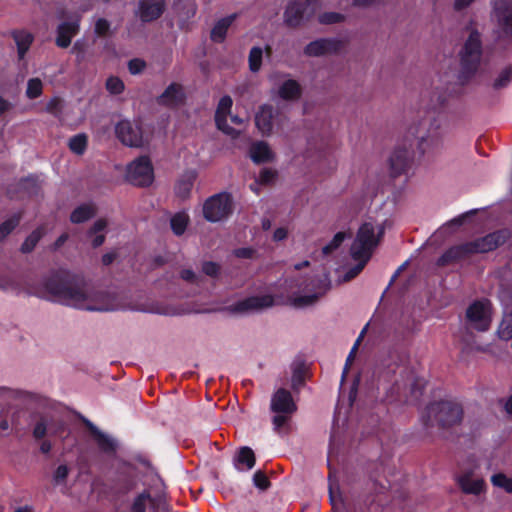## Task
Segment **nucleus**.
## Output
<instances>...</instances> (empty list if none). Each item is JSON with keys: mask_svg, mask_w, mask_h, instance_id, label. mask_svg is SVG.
I'll return each mask as SVG.
<instances>
[{"mask_svg": "<svg viewBox=\"0 0 512 512\" xmlns=\"http://www.w3.org/2000/svg\"><path fill=\"white\" fill-rule=\"evenodd\" d=\"M236 18V15H229L227 17H224L222 19H220L213 27L212 31H211V39L214 41V42H222L225 37H226V34H227V31L229 29V27L231 26V24L234 22Z\"/></svg>", "mask_w": 512, "mask_h": 512, "instance_id": "bb28decb", "label": "nucleus"}, {"mask_svg": "<svg viewBox=\"0 0 512 512\" xmlns=\"http://www.w3.org/2000/svg\"><path fill=\"white\" fill-rule=\"evenodd\" d=\"M47 433V422L45 420H40L34 427L33 435L37 439L43 438Z\"/></svg>", "mask_w": 512, "mask_h": 512, "instance_id": "6e6d98bb", "label": "nucleus"}, {"mask_svg": "<svg viewBox=\"0 0 512 512\" xmlns=\"http://www.w3.org/2000/svg\"><path fill=\"white\" fill-rule=\"evenodd\" d=\"M234 210L231 194L221 192L207 198L202 205L203 217L211 223L227 220Z\"/></svg>", "mask_w": 512, "mask_h": 512, "instance_id": "20e7f679", "label": "nucleus"}, {"mask_svg": "<svg viewBox=\"0 0 512 512\" xmlns=\"http://www.w3.org/2000/svg\"><path fill=\"white\" fill-rule=\"evenodd\" d=\"M270 409L275 414L272 419L274 430L280 432L288 424L297 406L291 393L283 388H279L272 395Z\"/></svg>", "mask_w": 512, "mask_h": 512, "instance_id": "423d86ee", "label": "nucleus"}, {"mask_svg": "<svg viewBox=\"0 0 512 512\" xmlns=\"http://www.w3.org/2000/svg\"><path fill=\"white\" fill-rule=\"evenodd\" d=\"M65 103L59 96L50 98L45 104V111L58 116L64 109Z\"/></svg>", "mask_w": 512, "mask_h": 512, "instance_id": "79ce46f5", "label": "nucleus"}, {"mask_svg": "<svg viewBox=\"0 0 512 512\" xmlns=\"http://www.w3.org/2000/svg\"><path fill=\"white\" fill-rule=\"evenodd\" d=\"M276 116L277 113L272 106L263 105L260 107L255 117V123L263 135H270L273 132Z\"/></svg>", "mask_w": 512, "mask_h": 512, "instance_id": "f3484780", "label": "nucleus"}, {"mask_svg": "<svg viewBox=\"0 0 512 512\" xmlns=\"http://www.w3.org/2000/svg\"><path fill=\"white\" fill-rule=\"evenodd\" d=\"M163 10V0H143L140 2L139 16L143 21H152L158 18Z\"/></svg>", "mask_w": 512, "mask_h": 512, "instance_id": "aec40b11", "label": "nucleus"}, {"mask_svg": "<svg viewBox=\"0 0 512 512\" xmlns=\"http://www.w3.org/2000/svg\"><path fill=\"white\" fill-rule=\"evenodd\" d=\"M189 217L185 213H178L171 219V227L175 234L181 235L188 224Z\"/></svg>", "mask_w": 512, "mask_h": 512, "instance_id": "58836bf2", "label": "nucleus"}, {"mask_svg": "<svg viewBox=\"0 0 512 512\" xmlns=\"http://www.w3.org/2000/svg\"><path fill=\"white\" fill-rule=\"evenodd\" d=\"M78 29L77 20L60 24L57 31L56 44L61 48H67L71 44L72 38L78 33Z\"/></svg>", "mask_w": 512, "mask_h": 512, "instance_id": "4be33fe9", "label": "nucleus"}, {"mask_svg": "<svg viewBox=\"0 0 512 512\" xmlns=\"http://www.w3.org/2000/svg\"><path fill=\"white\" fill-rule=\"evenodd\" d=\"M91 431H92L95 441L97 442V444L103 451H112L115 449L116 443L113 439H111L107 435L103 434L102 432L97 430L95 427H92Z\"/></svg>", "mask_w": 512, "mask_h": 512, "instance_id": "f704fd0d", "label": "nucleus"}, {"mask_svg": "<svg viewBox=\"0 0 512 512\" xmlns=\"http://www.w3.org/2000/svg\"><path fill=\"white\" fill-rule=\"evenodd\" d=\"M274 304V298L269 295H258L246 298L238 302L235 306L237 312H253L264 308L271 307Z\"/></svg>", "mask_w": 512, "mask_h": 512, "instance_id": "dca6fc26", "label": "nucleus"}, {"mask_svg": "<svg viewBox=\"0 0 512 512\" xmlns=\"http://www.w3.org/2000/svg\"><path fill=\"white\" fill-rule=\"evenodd\" d=\"M151 313L162 314V315H176L178 311L170 306H153L148 309Z\"/></svg>", "mask_w": 512, "mask_h": 512, "instance_id": "603ef678", "label": "nucleus"}, {"mask_svg": "<svg viewBox=\"0 0 512 512\" xmlns=\"http://www.w3.org/2000/svg\"><path fill=\"white\" fill-rule=\"evenodd\" d=\"M481 59V38L480 34L476 31H471L465 41L463 50L461 52V62L463 67L472 72L476 70Z\"/></svg>", "mask_w": 512, "mask_h": 512, "instance_id": "f8f14e48", "label": "nucleus"}, {"mask_svg": "<svg viewBox=\"0 0 512 512\" xmlns=\"http://www.w3.org/2000/svg\"><path fill=\"white\" fill-rule=\"evenodd\" d=\"M253 482L255 484V486H257L258 488L260 489H265L268 487V479L267 477L265 476L264 473H262L261 471H257L254 476H253Z\"/></svg>", "mask_w": 512, "mask_h": 512, "instance_id": "5fc2aeb1", "label": "nucleus"}, {"mask_svg": "<svg viewBox=\"0 0 512 512\" xmlns=\"http://www.w3.org/2000/svg\"><path fill=\"white\" fill-rule=\"evenodd\" d=\"M159 499H154L148 492L136 496L131 504V512H158Z\"/></svg>", "mask_w": 512, "mask_h": 512, "instance_id": "412c9836", "label": "nucleus"}, {"mask_svg": "<svg viewBox=\"0 0 512 512\" xmlns=\"http://www.w3.org/2000/svg\"><path fill=\"white\" fill-rule=\"evenodd\" d=\"M272 94L284 101H296L301 97L302 89L300 84L287 75L272 76Z\"/></svg>", "mask_w": 512, "mask_h": 512, "instance_id": "9b49d317", "label": "nucleus"}, {"mask_svg": "<svg viewBox=\"0 0 512 512\" xmlns=\"http://www.w3.org/2000/svg\"><path fill=\"white\" fill-rule=\"evenodd\" d=\"M68 239L67 234H62L56 241L55 246L60 247Z\"/></svg>", "mask_w": 512, "mask_h": 512, "instance_id": "338daca9", "label": "nucleus"}, {"mask_svg": "<svg viewBox=\"0 0 512 512\" xmlns=\"http://www.w3.org/2000/svg\"><path fill=\"white\" fill-rule=\"evenodd\" d=\"M115 135L125 146L141 148L149 143L150 134L136 121L121 120L115 125Z\"/></svg>", "mask_w": 512, "mask_h": 512, "instance_id": "0eeeda50", "label": "nucleus"}, {"mask_svg": "<svg viewBox=\"0 0 512 512\" xmlns=\"http://www.w3.org/2000/svg\"><path fill=\"white\" fill-rule=\"evenodd\" d=\"M346 238L347 234L345 232L336 233L332 240L322 248V253L324 255L331 254L333 251H335L337 248L341 246V244L344 242Z\"/></svg>", "mask_w": 512, "mask_h": 512, "instance_id": "37998d69", "label": "nucleus"}, {"mask_svg": "<svg viewBox=\"0 0 512 512\" xmlns=\"http://www.w3.org/2000/svg\"><path fill=\"white\" fill-rule=\"evenodd\" d=\"M44 82L39 77L28 79L26 83L25 96L29 100H34L42 96Z\"/></svg>", "mask_w": 512, "mask_h": 512, "instance_id": "2f4dec72", "label": "nucleus"}, {"mask_svg": "<svg viewBox=\"0 0 512 512\" xmlns=\"http://www.w3.org/2000/svg\"><path fill=\"white\" fill-rule=\"evenodd\" d=\"M12 37L17 46V54L19 59H23L33 43L34 36L27 30H15Z\"/></svg>", "mask_w": 512, "mask_h": 512, "instance_id": "393cba45", "label": "nucleus"}, {"mask_svg": "<svg viewBox=\"0 0 512 512\" xmlns=\"http://www.w3.org/2000/svg\"><path fill=\"white\" fill-rule=\"evenodd\" d=\"M320 295L318 294H308V295H294L291 297V304L296 308H306L314 305Z\"/></svg>", "mask_w": 512, "mask_h": 512, "instance_id": "c9c22d12", "label": "nucleus"}, {"mask_svg": "<svg viewBox=\"0 0 512 512\" xmlns=\"http://www.w3.org/2000/svg\"><path fill=\"white\" fill-rule=\"evenodd\" d=\"M506 410L509 414H512V396L509 398V400L506 403Z\"/></svg>", "mask_w": 512, "mask_h": 512, "instance_id": "774afa93", "label": "nucleus"}, {"mask_svg": "<svg viewBox=\"0 0 512 512\" xmlns=\"http://www.w3.org/2000/svg\"><path fill=\"white\" fill-rule=\"evenodd\" d=\"M427 417L432 425L448 428L461 422L463 410L456 402L442 401L434 403L427 408Z\"/></svg>", "mask_w": 512, "mask_h": 512, "instance_id": "39448f33", "label": "nucleus"}, {"mask_svg": "<svg viewBox=\"0 0 512 512\" xmlns=\"http://www.w3.org/2000/svg\"><path fill=\"white\" fill-rule=\"evenodd\" d=\"M343 19L344 16L342 14L335 12L323 13L319 18L320 22L324 24L338 23L341 22Z\"/></svg>", "mask_w": 512, "mask_h": 512, "instance_id": "09e8293b", "label": "nucleus"}, {"mask_svg": "<svg viewBox=\"0 0 512 512\" xmlns=\"http://www.w3.org/2000/svg\"><path fill=\"white\" fill-rule=\"evenodd\" d=\"M145 67H146L145 61L142 59H138V58L132 59L128 63L129 72L133 75L140 74L141 72L144 71Z\"/></svg>", "mask_w": 512, "mask_h": 512, "instance_id": "8fccbe9b", "label": "nucleus"}, {"mask_svg": "<svg viewBox=\"0 0 512 512\" xmlns=\"http://www.w3.org/2000/svg\"><path fill=\"white\" fill-rule=\"evenodd\" d=\"M234 254L238 258L253 259V258H255L257 252L255 249H253L251 247H243V248L236 249L234 251Z\"/></svg>", "mask_w": 512, "mask_h": 512, "instance_id": "3c124183", "label": "nucleus"}, {"mask_svg": "<svg viewBox=\"0 0 512 512\" xmlns=\"http://www.w3.org/2000/svg\"><path fill=\"white\" fill-rule=\"evenodd\" d=\"M494 19L504 34H512V0H500L495 4Z\"/></svg>", "mask_w": 512, "mask_h": 512, "instance_id": "4468645a", "label": "nucleus"}, {"mask_svg": "<svg viewBox=\"0 0 512 512\" xmlns=\"http://www.w3.org/2000/svg\"><path fill=\"white\" fill-rule=\"evenodd\" d=\"M492 484L507 493L512 492V479L505 474L498 473L491 477Z\"/></svg>", "mask_w": 512, "mask_h": 512, "instance_id": "ea45409f", "label": "nucleus"}, {"mask_svg": "<svg viewBox=\"0 0 512 512\" xmlns=\"http://www.w3.org/2000/svg\"><path fill=\"white\" fill-rule=\"evenodd\" d=\"M512 80V68L506 67L503 69L494 81V86L497 88L505 87Z\"/></svg>", "mask_w": 512, "mask_h": 512, "instance_id": "a18cd8bd", "label": "nucleus"}, {"mask_svg": "<svg viewBox=\"0 0 512 512\" xmlns=\"http://www.w3.org/2000/svg\"><path fill=\"white\" fill-rule=\"evenodd\" d=\"M181 278L185 281H190V282H193L196 280V275L195 273L190 270V269H185V270H182L181 271Z\"/></svg>", "mask_w": 512, "mask_h": 512, "instance_id": "680f3d73", "label": "nucleus"}, {"mask_svg": "<svg viewBox=\"0 0 512 512\" xmlns=\"http://www.w3.org/2000/svg\"><path fill=\"white\" fill-rule=\"evenodd\" d=\"M250 158L254 163H267L274 159V153L269 144L264 141L254 142L249 150Z\"/></svg>", "mask_w": 512, "mask_h": 512, "instance_id": "5701e85b", "label": "nucleus"}, {"mask_svg": "<svg viewBox=\"0 0 512 512\" xmlns=\"http://www.w3.org/2000/svg\"><path fill=\"white\" fill-rule=\"evenodd\" d=\"M456 480L464 493L479 495L485 490L484 480L476 475L473 470H463Z\"/></svg>", "mask_w": 512, "mask_h": 512, "instance_id": "ddd939ff", "label": "nucleus"}, {"mask_svg": "<svg viewBox=\"0 0 512 512\" xmlns=\"http://www.w3.org/2000/svg\"><path fill=\"white\" fill-rule=\"evenodd\" d=\"M409 134L417 138L418 149L421 153L431 151L440 144V136L435 129L420 132L415 126H411L409 128Z\"/></svg>", "mask_w": 512, "mask_h": 512, "instance_id": "2eb2a0df", "label": "nucleus"}, {"mask_svg": "<svg viewBox=\"0 0 512 512\" xmlns=\"http://www.w3.org/2000/svg\"><path fill=\"white\" fill-rule=\"evenodd\" d=\"M383 234V224L374 219H368L360 225L350 246V256L356 265L347 269L342 277L343 282L352 280L364 269Z\"/></svg>", "mask_w": 512, "mask_h": 512, "instance_id": "f03ea898", "label": "nucleus"}, {"mask_svg": "<svg viewBox=\"0 0 512 512\" xmlns=\"http://www.w3.org/2000/svg\"><path fill=\"white\" fill-rule=\"evenodd\" d=\"M184 99V91L181 85L172 83L159 97V103L166 106H176Z\"/></svg>", "mask_w": 512, "mask_h": 512, "instance_id": "b1692460", "label": "nucleus"}, {"mask_svg": "<svg viewBox=\"0 0 512 512\" xmlns=\"http://www.w3.org/2000/svg\"><path fill=\"white\" fill-rule=\"evenodd\" d=\"M412 159V153L409 149L397 147L391 157V166L395 171H401Z\"/></svg>", "mask_w": 512, "mask_h": 512, "instance_id": "cd10ccee", "label": "nucleus"}, {"mask_svg": "<svg viewBox=\"0 0 512 512\" xmlns=\"http://www.w3.org/2000/svg\"><path fill=\"white\" fill-rule=\"evenodd\" d=\"M69 471L70 469L66 464L58 465L53 473L54 482L57 484L64 483L69 474Z\"/></svg>", "mask_w": 512, "mask_h": 512, "instance_id": "49530a36", "label": "nucleus"}, {"mask_svg": "<svg viewBox=\"0 0 512 512\" xmlns=\"http://www.w3.org/2000/svg\"><path fill=\"white\" fill-rule=\"evenodd\" d=\"M288 236V229L285 227H278L273 232V240L276 242L283 241Z\"/></svg>", "mask_w": 512, "mask_h": 512, "instance_id": "4d7b16f0", "label": "nucleus"}, {"mask_svg": "<svg viewBox=\"0 0 512 512\" xmlns=\"http://www.w3.org/2000/svg\"><path fill=\"white\" fill-rule=\"evenodd\" d=\"M374 0H355L354 4L357 6H369Z\"/></svg>", "mask_w": 512, "mask_h": 512, "instance_id": "69168bd1", "label": "nucleus"}, {"mask_svg": "<svg viewBox=\"0 0 512 512\" xmlns=\"http://www.w3.org/2000/svg\"><path fill=\"white\" fill-rule=\"evenodd\" d=\"M96 213V207L92 203H85L75 208L71 215L70 220L72 223H82L89 220Z\"/></svg>", "mask_w": 512, "mask_h": 512, "instance_id": "c85d7f7f", "label": "nucleus"}, {"mask_svg": "<svg viewBox=\"0 0 512 512\" xmlns=\"http://www.w3.org/2000/svg\"><path fill=\"white\" fill-rule=\"evenodd\" d=\"M475 0H455L454 1V8L456 10H462L469 5H471Z\"/></svg>", "mask_w": 512, "mask_h": 512, "instance_id": "e2e57ef3", "label": "nucleus"}, {"mask_svg": "<svg viewBox=\"0 0 512 512\" xmlns=\"http://www.w3.org/2000/svg\"><path fill=\"white\" fill-rule=\"evenodd\" d=\"M234 464L237 470L247 471L253 468L255 464V456L253 451L248 447H243L235 457Z\"/></svg>", "mask_w": 512, "mask_h": 512, "instance_id": "a878e982", "label": "nucleus"}, {"mask_svg": "<svg viewBox=\"0 0 512 512\" xmlns=\"http://www.w3.org/2000/svg\"><path fill=\"white\" fill-rule=\"evenodd\" d=\"M19 217L14 216L0 225V241L9 235L13 229L18 225Z\"/></svg>", "mask_w": 512, "mask_h": 512, "instance_id": "c03bdc74", "label": "nucleus"}, {"mask_svg": "<svg viewBox=\"0 0 512 512\" xmlns=\"http://www.w3.org/2000/svg\"><path fill=\"white\" fill-rule=\"evenodd\" d=\"M42 297L89 311L116 309L109 295L88 287L81 279L67 272L50 275L43 283Z\"/></svg>", "mask_w": 512, "mask_h": 512, "instance_id": "f257e3e1", "label": "nucleus"}, {"mask_svg": "<svg viewBox=\"0 0 512 512\" xmlns=\"http://www.w3.org/2000/svg\"><path fill=\"white\" fill-rule=\"evenodd\" d=\"M196 180L195 172H188L184 174L176 184L175 192L180 198H187L193 188L194 182Z\"/></svg>", "mask_w": 512, "mask_h": 512, "instance_id": "c756f323", "label": "nucleus"}, {"mask_svg": "<svg viewBox=\"0 0 512 512\" xmlns=\"http://www.w3.org/2000/svg\"><path fill=\"white\" fill-rule=\"evenodd\" d=\"M3 410L0 411V430L1 431H7L10 428V424L8 419L2 415Z\"/></svg>", "mask_w": 512, "mask_h": 512, "instance_id": "0e129e2a", "label": "nucleus"}, {"mask_svg": "<svg viewBox=\"0 0 512 512\" xmlns=\"http://www.w3.org/2000/svg\"><path fill=\"white\" fill-rule=\"evenodd\" d=\"M68 145L73 153L81 155L87 148V136L85 134H77L70 138Z\"/></svg>", "mask_w": 512, "mask_h": 512, "instance_id": "e433bc0d", "label": "nucleus"}, {"mask_svg": "<svg viewBox=\"0 0 512 512\" xmlns=\"http://www.w3.org/2000/svg\"><path fill=\"white\" fill-rule=\"evenodd\" d=\"M12 107L13 104L8 99L0 95V115L10 111Z\"/></svg>", "mask_w": 512, "mask_h": 512, "instance_id": "052dcab7", "label": "nucleus"}, {"mask_svg": "<svg viewBox=\"0 0 512 512\" xmlns=\"http://www.w3.org/2000/svg\"><path fill=\"white\" fill-rule=\"evenodd\" d=\"M505 235L501 232L489 234L476 242L459 245L450 248L439 259L440 264H447L462 258L468 253H485L497 248L500 244L504 243Z\"/></svg>", "mask_w": 512, "mask_h": 512, "instance_id": "7ed1b4c3", "label": "nucleus"}, {"mask_svg": "<svg viewBox=\"0 0 512 512\" xmlns=\"http://www.w3.org/2000/svg\"><path fill=\"white\" fill-rule=\"evenodd\" d=\"M107 224L108 223L105 219H98L90 229L89 235L91 237V243L94 247H98L104 243V232Z\"/></svg>", "mask_w": 512, "mask_h": 512, "instance_id": "7c9ffc66", "label": "nucleus"}, {"mask_svg": "<svg viewBox=\"0 0 512 512\" xmlns=\"http://www.w3.org/2000/svg\"><path fill=\"white\" fill-rule=\"evenodd\" d=\"M44 228L39 227L36 230H34L23 242L21 245V252L23 253H30L33 251V249L36 247L39 240L44 235Z\"/></svg>", "mask_w": 512, "mask_h": 512, "instance_id": "72a5a7b5", "label": "nucleus"}, {"mask_svg": "<svg viewBox=\"0 0 512 512\" xmlns=\"http://www.w3.org/2000/svg\"><path fill=\"white\" fill-rule=\"evenodd\" d=\"M276 177H277V173L275 170L266 168L260 172L258 181L262 185H269V184L274 183V181L276 180Z\"/></svg>", "mask_w": 512, "mask_h": 512, "instance_id": "de8ad7c7", "label": "nucleus"}, {"mask_svg": "<svg viewBox=\"0 0 512 512\" xmlns=\"http://www.w3.org/2000/svg\"><path fill=\"white\" fill-rule=\"evenodd\" d=\"M263 49L261 47H253L249 53V68L252 72H258L262 65Z\"/></svg>", "mask_w": 512, "mask_h": 512, "instance_id": "4c0bfd02", "label": "nucleus"}, {"mask_svg": "<svg viewBox=\"0 0 512 512\" xmlns=\"http://www.w3.org/2000/svg\"><path fill=\"white\" fill-rule=\"evenodd\" d=\"M232 103L229 96L220 99L215 113V121L218 129L231 137H236L244 128L245 121L238 116L230 115Z\"/></svg>", "mask_w": 512, "mask_h": 512, "instance_id": "6e6552de", "label": "nucleus"}, {"mask_svg": "<svg viewBox=\"0 0 512 512\" xmlns=\"http://www.w3.org/2000/svg\"><path fill=\"white\" fill-rule=\"evenodd\" d=\"M203 272L209 276H214L218 273L219 267L213 262H206L203 264Z\"/></svg>", "mask_w": 512, "mask_h": 512, "instance_id": "13d9d810", "label": "nucleus"}, {"mask_svg": "<svg viewBox=\"0 0 512 512\" xmlns=\"http://www.w3.org/2000/svg\"><path fill=\"white\" fill-rule=\"evenodd\" d=\"M105 87L107 91L112 95H119L125 89L124 82L116 76L108 77L105 83Z\"/></svg>", "mask_w": 512, "mask_h": 512, "instance_id": "a19ab883", "label": "nucleus"}, {"mask_svg": "<svg viewBox=\"0 0 512 512\" xmlns=\"http://www.w3.org/2000/svg\"><path fill=\"white\" fill-rule=\"evenodd\" d=\"M469 324L478 331L489 329L492 321V306L488 300L473 302L466 311Z\"/></svg>", "mask_w": 512, "mask_h": 512, "instance_id": "9d476101", "label": "nucleus"}, {"mask_svg": "<svg viewBox=\"0 0 512 512\" xmlns=\"http://www.w3.org/2000/svg\"><path fill=\"white\" fill-rule=\"evenodd\" d=\"M308 0H295L286 8L285 21L291 26H295L308 15Z\"/></svg>", "mask_w": 512, "mask_h": 512, "instance_id": "6ab92c4d", "label": "nucleus"}, {"mask_svg": "<svg viewBox=\"0 0 512 512\" xmlns=\"http://www.w3.org/2000/svg\"><path fill=\"white\" fill-rule=\"evenodd\" d=\"M497 335L501 340L507 341L512 339V311L504 313L497 329Z\"/></svg>", "mask_w": 512, "mask_h": 512, "instance_id": "473e14b6", "label": "nucleus"}, {"mask_svg": "<svg viewBox=\"0 0 512 512\" xmlns=\"http://www.w3.org/2000/svg\"><path fill=\"white\" fill-rule=\"evenodd\" d=\"M125 178L136 186H148L154 180V171L151 161L141 156L130 162L126 167Z\"/></svg>", "mask_w": 512, "mask_h": 512, "instance_id": "1a4fd4ad", "label": "nucleus"}, {"mask_svg": "<svg viewBox=\"0 0 512 512\" xmlns=\"http://www.w3.org/2000/svg\"><path fill=\"white\" fill-rule=\"evenodd\" d=\"M109 29H110V24L108 23L107 20L100 18L96 21L95 33L98 36H105L109 32Z\"/></svg>", "mask_w": 512, "mask_h": 512, "instance_id": "864d4df0", "label": "nucleus"}, {"mask_svg": "<svg viewBox=\"0 0 512 512\" xmlns=\"http://www.w3.org/2000/svg\"><path fill=\"white\" fill-rule=\"evenodd\" d=\"M340 43L332 39H319L309 43L305 48V54L312 57L324 56L336 53Z\"/></svg>", "mask_w": 512, "mask_h": 512, "instance_id": "a211bd4d", "label": "nucleus"}, {"mask_svg": "<svg viewBox=\"0 0 512 512\" xmlns=\"http://www.w3.org/2000/svg\"><path fill=\"white\" fill-rule=\"evenodd\" d=\"M17 396H18L17 391H14V390H11V389H8L5 387H0V399H12V398H16Z\"/></svg>", "mask_w": 512, "mask_h": 512, "instance_id": "bf43d9fd", "label": "nucleus"}]
</instances>
